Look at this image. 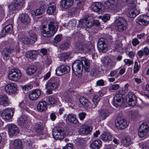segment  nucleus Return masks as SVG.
Masks as SVG:
<instances>
[{"label": "nucleus", "instance_id": "23", "mask_svg": "<svg viewBox=\"0 0 149 149\" xmlns=\"http://www.w3.org/2000/svg\"><path fill=\"white\" fill-rule=\"evenodd\" d=\"M98 112L99 118L102 120H104L109 116V111L106 109H100Z\"/></svg>", "mask_w": 149, "mask_h": 149}, {"label": "nucleus", "instance_id": "7", "mask_svg": "<svg viewBox=\"0 0 149 149\" xmlns=\"http://www.w3.org/2000/svg\"><path fill=\"white\" fill-rule=\"evenodd\" d=\"M22 74L19 69L15 68L9 72L8 77L9 79L13 81H18L21 77Z\"/></svg>", "mask_w": 149, "mask_h": 149}, {"label": "nucleus", "instance_id": "62", "mask_svg": "<svg viewBox=\"0 0 149 149\" xmlns=\"http://www.w3.org/2000/svg\"><path fill=\"white\" fill-rule=\"evenodd\" d=\"M110 15L109 14H106L104 15L102 18V20H104V21H106L107 20H108L110 19Z\"/></svg>", "mask_w": 149, "mask_h": 149}, {"label": "nucleus", "instance_id": "45", "mask_svg": "<svg viewBox=\"0 0 149 149\" xmlns=\"http://www.w3.org/2000/svg\"><path fill=\"white\" fill-rule=\"evenodd\" d=\"M116 63L113 62L111 59H109L107 63H106V65L109 68H112L115 65Z\"/></svg>", "mask_w": 149, "mask_h": 149}, {"label": "nucleus", "instance_id": "34", "mask_svg": "<svg viewBox=\"0 0 149 149\" xmlns=\"http://www.w3.org/2000/svg\"><path fill=\"white\" fill-rule=\"evenodd\" d=\"M73 0H63L61 5L65 8H67L71 7L73 3Z\"/></svg>", "mask_w": 149, "mask_h": 149}, {"label": "nucleus", "instance_id": "24", "mask_svg": "<svg viewBox=\"0 0 149 149\" xmlns=\"http://www.w3.org/2000/svg\"><path fill=\"white\" fill-rule=\"evenodd\" d=\"M85 23L87 28L91 27L94 24V19L91 16H88L84 19Z\"/></svg>", "mask_w": 149, "mask_h": 149}, {"label": "nucleus", "instance_id": "50", "mask_svg": "<svg viewBox=\"0 0 149 149\" xmlns=\"http://www.w3.org/2000/svg\"><path fill=\"white\" fill-rule=\"evenodd\" d=\"M35 128L36 131L38 133L40 132L43 129V126L38 124L36 125Z\"/></svg>", "mask_w": 149, "mask_h": 149}, {"label": "nucleus", "instance_id": "39", "mask_svg": "<svg viewBox=\"0 0 149 149\" xmlns=\"http://www.w3.org/2000/svg\"><path fill=\"white\" fill-rule=\"evenodd\" d=\"M39 54L38 52L37 51L33 50L29 52L27 54V56L32 59H35Z\"/></svg>", "mask_w": 149, "mask_h": 149}, {"label": "nucleus", "instance_id": "61", "mask_svg": "<svg viewBox=\"0 0 149 149\" xmlns=\"http://www.w3.org/2000/svg\"><path fill=\"white\" fill-rule=\"evenodd\" d=\"M62 36L60 35H58L56 36L54 39L55 42H59L61 39Z\"/></svg>", "mask_w": 149, "mask_h": 149}, {"label": "nucleus", "instance_id": "3", "mask_svg": "<svg viewBox=\"0 0 149 149\" xmlns=\"http://www.w3.org/2000/svg\"><path fill=\"white\" fill-rule=\"evenodd\" d=\"M59 82L60 81L58 78H51L45 84V88L47 89V93L51 94L53 90L58 88L59 86Z\"/></svg>", "mask_w": 149, "mask_h": 149}, {"label": "nucleus", "instance_id": "37", "mask_svg": "<svg viewBox=\"0 0 149 149\" xmlns=\"http://www.w3.org/2000/svg\"><path fill=\"white\" fill-rule=\"evenodd\" d=\"M132 142L130 137H127L121 141V144L124 147L129 146Z\"/></svg>", "mask_w": 149, "mask_h": 149}, {"label": "nucleus", "instance_id": "10", "mask_svg": "<svg viewBox=\"0 0 149 149\" xmlns=\"http://www.w3.org/2000/svg\"><path fill=\"white\" fill-rule=\"evenodd\" d=\"M53 138L56 140L61 141L63 139L65 134L63 128L61 127L56 128L52 132Z\"/></svg>", "mask_w": 149, "mask_h": 149}, {"label": "nucleus", "instance_id": "47", "mask_svg": "<svg viewBox=\"0 0 149 149\" xmlns=\"http://www.w3.org/2000/svg\"><path fill=\"white\" fill-rule=\"evenodd\" d=\"M130 116L133 119L137 118L139 116L138 111H131Z\"/></svg>", "mask_w": 149, "mask_h": 149}, {"label": "nucleus", "instance_id": "55", "mask_svg": "<svg viewBox=\"0 0 149 149\" xmlns=\"http://www.w3.org/2000/svg\"><path fill=\"white\" fill-rule=\"evenodd\" d=\"M51 75V73L50 71L48 72L42 77L43 81L47 80L50 77Z\"/></svg>", "mask_w": 149, "mask_h": 149}, {"label": "nucleus", "instance_id": "26", "mask_svg": "<svg viewBox=\"0 0 149 149\" xmlns=\"http://www.w3.org/2000/svg\"><path fill=\"white\" fill-rule=\"evenodd\" d=\"M9 103L8 96L5 95H0V105L3 107L8 106Z\"/></svg>", "mask_w": 149, "mask_h": 149}, {"label": "nucleus", "instance_id": "13", "mask_svg": "<svg viewBox=\"0 0 149 149\" xmlns=\"http://www.w3.org/2000/svg\"><path fill=\"white\" fill-rule=\"evenodd\" d=\"M149 130V126L146 122L143 123L139 127L138 132L139 136L143 137L147 134Z\"/></svg>", "mask_w": 149, "mask_h": 149}, {"label": "nucleus", "instance_id": "49", "mask_svg": "<svg viewBox=\"0 0 149 149\" xmlns=\"http://www.w3.org/2000/svg\"><path fill=\"white\" fill-rule=\"evenodd\" d=\"M69 90L68 91V92L71 94H74V91L73 89L76 87L75 85L72 83L69 84Z\"/></svg>", "mask_w": 149, "mask_h": 149}, {"label": "nucleus", "instance_id": "5", "mask_svg": "<svg viewBox=\"0 0 149 149\" xmlns=\"http://www.w3.org/2000/svg\"><path fill=\"white\" fill-rule=\"evenodd\" d=\"M118 5V0H108L104 2L105 9L109 12L116 11Z\"/></svg>", "mask_w": 149, "mask_h": 149}, {"label": "nucleus", "instance_id": "54", "mask_svg": "<svg viewBox=\"0 0 149 149\" xmlns=\"http://www.w3.org/2000/svg\"><path fill=\"white\" fill-rule=\"evenodd\" d=\"M119 88V85L117 84H115L111 85L109 88V90L111 91L116 90Z\"/></svg>", "mask_w": 149, "mask_h": 149}, {"label": "nucleus", "instance_id": "58", "mask_svg": "<svg viewBox=\"0 0 149 149\" xmlns=\"http://www.w3.org/2000/svg\"><path fill=\"white\" fill-rule=\"evenodd\" d=\"M104 84V81L102 79L98 80L96 83V86H103Z\"/></svg>", "mask_w": 149, "mask_h": 149}, {"label": "nucleus", "instance_id": "59", "mask_svg": "<svg viewBox=\"0 0 149 149\" xmlns=\"http://www.w3.org/2000/svg\"><path fill=\"white\" fill-rule=\"evenodd\" d=\"M124 62L125 63V65H128V66L132 64L133 63L132 61L129 59H125Z\"/></svg>", "mask_w": 149, "mask_h": 149}, {"label": "nucleus", "instance_id": "27", "mask_svg": "<svg viewBox=\"0 0 149 149\" xmlns=\"http://www.w3.org/2000/svg\"><path fill=\"white\" fill-rule=\"evenodd\" d=\"M92 130L91 127L88 125H83L82 127L79 130V132L81 134H87L91 132Z\"/></svg>", "mask_w": 149, "mask_h": 149}, {"label": "nucleus", "instance_id": "25", "mask_svg": "<svg viewBox=\"0 0 149 149\" xmlns=\"http://www.w3.org/2000/svg\"><path fill=\"white\" fill-rule=\"evenodd\" d=\"M19 19L21 22L24 24H28L30 23L31 19L27 14H22L19 16Z\"/></svg>", "mask_w": 149, "mask_h": 149}, {"label": "nucleus", "instance_id": "57", "mask_svg": "<svg viewBox=\"0 0 149 149\" xmlns=\"http://www.w3.org/2000/svg\"><path fill=\"white\" fill-rule=\"evenodd\" d=\"M99 51L100 52L105 53L108 50L107 47H97Z\"/></svg>", "mask_w": 149, "mask_h": 149}, {"label": "nucleus", "instance_id": "42", "mask_svg": "<svg viewBox=\"0 0 149 149\" xmlns=\"http://www.w3.org/2000/svg\"><path fill=\"white\" fill-rule=\"evenodd\" d=\"M27 119V117L26 115H22L18 119L17 121L19 125H22L26 123Z\"/></svg>", "mask_w": 149, "mask_h": 149}, {"label": "nucleus", "instance_id": "9", "mask_svg": "<svg viewBox=\"0 0 149 149\" xmlns=\"http://www.w3.org/2000/svg\"><path fill=\"white\" fill-rule=\"evenodd\" d=\"M37 35L36 33L34 32H30L29 37H22L21 40L22 42L26 45H32L34 44L37 40Z\"/></svg>", "mask_w": 149, "mask_h": 149}, {"label": "nucleus", "instance_id": "64", "mask_svg": "<svg viewBox=\"0 0 149 149\" xmlns=\"http://www.w3.org/2000/svg\"><path fill=\"white\" fill-rule=\"evenodd\" d=\"M117 72L118 71L116 70L112 71L110 72V74L108 75V76L113 77L117 74Z\"/></svg>", "mask_w": 149, "mask_h": 149}, {"label": "nucleus", "instance_id": "18", "mask_svg": "<svg viewBox=\"0 0 149 149\" xmlns=\"http://www.w3.org/2000/svg\"><path fill=\"white\" fill-rule=\"evenodd\" d=\"M149 18V17L146 15H141L136 19V22L140 25L145 26L148 24V22L147 20Z\"/></svg>", "mask_w": 149, "mask_h": 149}, {"label": "nucleus", "instance_id": "4", "mask_svg": "<svg viewBox=\"0 0 149 149\" xmlns=\"http://www.w3.org/2000/svg\"><path fill=\"white\" fill-rule=\"evenodd\" d=\"M25 0H14L8 6L9 12L14 13L24 7Z\"/></svg>", "mask_w": 149, "mask_h": 149}, {"label": "nucleus", "instance_id": "35", "mask_svg": "<svg viewBox=\"0 0 149 149\" xmlns=\"http://www.w3.org/2000/svg\"><path fill=\"white\" fill-rule=\"evenodd\" d=\"M44 11V9L43 8L38 9L35 11H32L31 13L32 17L35 18L36 16H39L42 15Z\"/></svg>", "mask_w": 149, "mask_h": 149}, {"label": "nucleus", "instance_id": "12", "mask_svg": "<svg viewBox=\"0 0 149 149\" xmlns=\"http://www.w3.org/2000/svg\"><path fill=\"white\" fill-rule=\"evenodd\" d=\"M13 109L8 108L3 110L1 113V116L3 119L8 120L12 118L14 114Z\"/></svg>", "mask_w": 149, "mask_h": 149}, {"label": "nucleus", "instance_id": "53", "mask_svg": "<svg viewBox=\"0 0 149 149\" xmlns=\"http://www.w3.org/2000/svg\"><path fill=\"white\" fill-rule=\"evenodd\" d=\"M5 31L8 33L9 32L11 31L13 29V26L11 24H9L8 25L6 26L4 28Z\"/></svg>", "mask_w": 149, "mask_h": 149}, {"label": "nucleus", "instance_id": "15", "mask_svg": "<svg viewBox=\"0 0 149 149\" xmlns=\"http://www.w3.org/2000/svg\"><path fill=\"white\" fill-rule=\"evenodd\" d=\"M127 102L128 104L132 106H134L137 103L136 96L132 92H129L127 95Z\"/></svg>", "mask_w": 149, "mask_h": 149}, {"label": "nucleus", "instance_id": "36", "mask_svg": "<svg viewBox=\"0 0 149 149\" xmlns=\"http://www.w3.org/2000/svg\"><path fill=\"white\" fill-rule=\"evenodd\" d=\"M37 68L34 65L29 66L26 69V72L27 75H30L33 74L36 71Z\"/></svg>", "mask_w": 149, "mask_h": 149}, {"label": "nucleus", "instance_id": "56", "mask_svg": "<svg viewBox=\"0 0 149 149\" xmlns=\"http://www.w3.org/2000/svg\"><path fill=\"white\" fill-rule=\"evenodd\" d=\"M86 114L84 112L79 113L78 114V116L79 118L81 120H82L85 118Z\"/></svg>", "mask_w": 149, "mask_h": 149}, {"label": "nucleus", "instance_id": "30", "mask_svg": "<svg viewBox=\"0 0 149 149\" xmlns=\"http://www.w3.org/2000/svg\"><path fill=\"white\" fill-rule=\"evenodd\" d=\"M13 147L14 149H22L23 144L22 141L19 139L15 140L12 143Z\"/></svg>", "mask_w": 149, "mask_h": 149}, {"label": "nucleus", "instance_id": "52", "mask_svg": "<svg viewBox=\"0 0 149 149\" xmlns=\"http://www.w3.org/2000/svg\"><path fill=\"white\" fill-rule=\"evenodd\" d=\"M140 68V66L138 65L137 62L135 61L134 63V73H137L139 71Z\"/></svg>", "mask_w": 149, "mask_h": 149}, {"label": "nucleus", "instance_id": "51", "mask_svg": "<svg viewBox=\"0 0 149 149\" xmlns=\"http://www.w3.org/2000/svg\"><path fill=\"white\" fill-rule=\"evenodd\" d=\"M105 40L103 38H100L98 42L97 43V47L101 46V47H103V46L105 45Z\"/></svg>", "mask_w": 149, "mask_h": 149}, {"label": "nucleus", "instance_id": "20", "mask_svg": "<svg viewBox=\"0 0 149 149\" xmlns=\"http://www.w3.org/2000/svg\"><path fill=\"white\" fill-rule=\"evenodd\" d=\"M41 91L36 89L31 92L29 95V99L32 100H36L41 95Z\"/></svg>", "mask_w": 149, "mask_h": 149}, {"label": "nucleus", "instance_id": "8", "mask_svg": "<svg viewBox=\"0 0 149 149\" xmlns=\"http://www.w3.org/2000/svg\"><path fill=\"white\" fill-rule=\"evenodd\" d=\"M115 24L116 29L122 32L126 29L127 22L124 18H121L116 19L115 21Z\"/></svg>", "mask_w": 149, "mask_h": 149}, {"label": "nucleus", "instance_id": "32", "mask_svg": "<svg viewBox=\"0 0 149 149\" xmlns=\"http://www.w3.org/2000/svg\"><path fill=\"white\" fill-rule=\"evenodd\" d=\"M67 118L71 123L75 124H78L79 123V121L77 119L75 114L72 113L69 114L67 117Z\"/></svg>", "mask_w": 149, "mask_h": 149}, {"label": "nucleus", "instance_id": "43", "mask_svg": "<svg viewBox=\"0 0 149 149\" xmlns=\"http://www.w3.org/2000/svg\"><path fill=\"white\" fill-rule=\"evenodd\" d=\"M94 47H84V53H88L89 54H95Z\"/></svg>", "mask_w": 149, "mask_h": 149}, {"label": "nucleus", "instance_id": "28", "mask_svg": "<svg viewBox=\"0 0 149 149\" xmlns=\"http://www.w3.org/2000/svg\"><path fill=\"white\" fill-rule=\"evenodd\" d=\"M73 95H74V94H71L68 92L64 97L65 102L68 103V104H70V105L73 104L74 102V99L73 98Z\"/></svg>", "mask_w": 149, "mask_h": 149}, {"label": "nucleus", "instance_id": "29", "mask_svg": "<svg viewBox=\"0 0 149 149\" xmlns=\"http://www.w3.org/2000/svg\"><path fill=\"white\" fill-rule=\"evenodd\" d=\"M38 110L42 112L45 111L47 109V104L46 102L41 101L39 102L37 106Z\"/></svg>", "mask_w": 149, "mask_h": 149}, {"label": "nucleus", "instance_id": "31", "mask_svg": "<svg viewBox=\"0 0 149 149\" xmlns=\"http://www.w3.org/2000/svg\"><path fill=\"white\" fill-rule=\"evenodd\" d=\"M13 51V49H11V47H6L5 48L2 52L3 58L7 60L9 54L12 53Z\"/></svg>", "mask_w": 149, "mask_h": 149}, {"label": "nucleus", "instance_id": "21", "mask_svg": "<svg viewBox=\"0 0 149 149\" xmlns=\"http://www.w3.org/2000/svg\"><path fill=\"white\" fill-rule=\"evenodd\" d=\"M5 89L8 93H14L16 91V84L14 83L8 84L5 86Z\"/></svg>", "mask_w": 149, "mask_h": 149}, {"label": "nucleus", "instance_id": "46", "mask_svg": "<svg viewBox=\"0 0 149 149\" xmlns=\"http://www.w3.org/2000/svg\"><path fill=\"white\" fill-rule=\"evenodd\" d=\"M77 23L76 21L74 19H72L69 21L68 26L70 28L73 29L76 26Z\"/></svg>", "mask_w": 149, "mask_h": 149}, {"label": "nucleus", "instance_id": "33", "mask_svg": "<svg viewBox=\"0 0 149 149\" xmlns=\"http://www.w3.org/2000/svg\"><path fill=\"white\" fill-rule=\"evenodd\" d=\"M102 143V141L100 140H95L91 144L90 147L93 149H99L101 147Z\"/></svg>", "mask_w": 149, "mask_h": 149}, {"label": "nucleus", "instance_id": "38", "mask_svg": "<svg viewBox=\"0 0 149 149\" xmlns=\"http://www.w3.org/2000/svg\"><path fill=\"white\" fill-rule=\"evenodd\" d=\"M56 7L54 3H53L50 4L48 8L47 11V13L49 15L52 14L56 10Z\"/></svg>", "mask_w": 149, "mask_h": 149}, {"label": "nucleus", "instance_id": "2", "mask_svg": "<svg viewBox=\"0 0 149 149\" xmlns=\"http://www.w3.org/2000/svg\"><path fill=\"white\" fill-rule=\"evenodd\" d=\"M58 29V24L54 21H50L48 26L45 25L42 26L41 33L42 35L46 38L53 36Z\"/></svg>", "mask_w": 149, "mask_h": 149}, {"label": "nucleus", "instance_id": "6", "mask_svg": "<svg viewBox=\"0 0 149 149\" xmlns=\"http://www.w3.org/2000/svg\"><path fill=\"white\" fill-rule=\"evenodd\" d=\"M136 3V0H130V1L129 4L131 7L128 9L127 15L130 18L135 17L140 13V11L135 8Z\"/></svg>", "mask_w": 149, "mask_h": 149}, {"label": "nucleus", "instance_id": "41", "mask_svg": "<svg viewBox=\"0 0 149 149\" xmlns=\"http://www.w3.org/2000/svg\"><path fill=\"white\" fill-rule=\"evenodd\" d=\"M47 100L48 102V103L50 105H53L56 103L57 102V99L56 97L49 96L47 98Z\"/></svg>", "mask_w": 149, "mask_h": 149}, {"label": "nucleus", "instance_id": "63", "mask_svg": "<svg viewBox=\"0 0 149 149\" xmlns=\"http://www.w3.org/2000/svg\"><path fill=\"white\" fill-rule=\"evenodd\" d=\"M73 145L70 143L68 144L63 148V149H72Z\"/></svg>", "mask_w": 149, "mask_h": 149}, {"label": "nucleus", "instance_id": "11", "mask_svg": "<svg viewBox=\"0 0 149 149\" xmlns=\"http://www.w3.org/2000/svg\"><path fill=\"white\" fill-rule=\"evenodd\" d=\"M129 123L123 118L118 117L115 120V126L119 130L124 129L128 125Z\"/></svg>", "mask_w": 149, "mask_h": 149}, {"label": "nucleus", "instance_id": "19", "mask_svg": "<svg viewBox=\"0 0 149 149\" xmlns=\"http://www.w3.org/2000/svg\"><path fill=\"white\" fill-rule=\"evenodd\" d=\"M122 95L118 93L116 94L114 97L113 104L116 107H121L123 103L122 102Z\"/></svg>", "mask_w": 149, "mask_h": 149}, {"label": "nucleus", "instance_id": "44", "mask_svg": "<svg viewBox=\"0 0 149 149\" xmlns=\"http://www.w3.org/2000/svg\"><path fill=\"white\" fill-rule=\"evenodd\" d=\"M100 100V98L98 95H95L93 96L92 101L94 104V106H93V108H95L96 107L97 104Z\"/></svg>", "mask_w": 149, "mask_h": 149}, {"label": "nucleus", "instance_id": "48", "mask_svg": "<svg viewBox=\"0 0 149 149\" xmlns=\"http://www.w3.org/2000/svg\"><path fill=\"white\" fill-rule=\"evenodd\" d=\"M84 47H74L73 52L75 53H84Z\"/></svg>", "mask_w": 149, "mask_h": 149}, {"label": "nucleus", "instance_id": "1", "mask_svg": "<svg viewBox=\"0 0 149 149\" xmlns=\"http://www.w3.org/2000/svg\"><path fill=\"white\" fill-rule=\"evenodd\" d=\"M72 70L76 75L81 74L83 68L85 71H90V62L86 58H84L81 61L77 60L74 61L72 66Z\"/></svg>", "mask_w": 149, "mask_h": 149}, {"label": "nucleus", "instance_id": "40", "mask_svg": "<svg viewBox=\"0 0 149 149\" xmlns=\"http://www.w3.org/2000/svg\"><path fill=\"white\" fill-rule=\"evenodd\" d=\"M100 138L105 141H110L112 140V136L109 134H104L101 135Z\"/></svg>", "mask_w": 149, "mask_h": 149}, {"label": "nucleus", "instance_id": "17", "mask_svg": "<svg viewBox=\"0 0 149 149\" xmlns=\"http://www.w3.org/2000/svg\"><path fill=\"white\" fill-rule=\"evenodd\" d=\"M91 10L99 13L101 14L104 10L103 5L100 2L94 3L92 4Z\"/></svg>", "mask_w": 149, "mask_h": 149}, {"label": "nucleus", "instance_id": "16", "mask_svg": "<svg viewBox=\"0 0 149 149\" xmlns=\"http://www.w3.org/2000/svg\"><path fill=\"white\" fill-rule=\"evenodd\" d=\"M8 131L9 135L12 136L17 135L19 132L18 127L14 124H11L8 125Z\"/></svg>", "mask_w": 149, "mask_h": 149}, {"label": "nucleus", "instance_id": "22", "mask_svg": "<svg viewBox=\"0 0 149 149\" xmlns=\"http://www.w3.org/2000/svg\"><path fill=\"white\" fill-rule=\"evenodd\" d=\"M80 103L84 106L88 108H92L93 107V105L89 100L83 96L80 97L79 99Z\"/></svg>", "mask_w": 149, "mask_h": 149}, {"label": "nucleus", "instance_id": "60", "mask_svg": "<svg viewBox=\"0 0 149 149\" xmlns=\"http://www.w3.org/2000/svg\"><path fill=\"white\" fill-rule=\"evenodd\" d=\"M99 73V70L98 69H95L93 70L92 74L94 77H96Z\"/></svg>", "mask_w": 149, "mask_h": 149}, {"label": "nucleus", "instance_id": "14", "mask_svg": "<svg viewBox=\"0 0 149 149\" xmlns=\"http://www.w3.org/2000/svg\"><path fill=\"white\" fill-rule=\"evenodd\" d=\"M70 68L68 66L61 65L58 67L56 70V74L60 76L70 72Z\"/></svg>", "mask_w": 149, "mask_h": 149}]
</instances>
